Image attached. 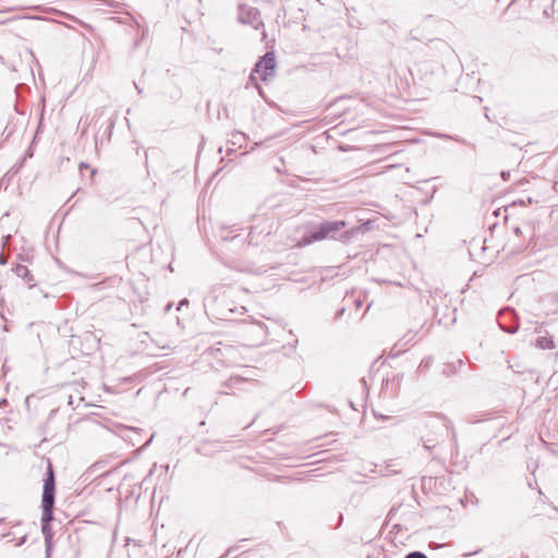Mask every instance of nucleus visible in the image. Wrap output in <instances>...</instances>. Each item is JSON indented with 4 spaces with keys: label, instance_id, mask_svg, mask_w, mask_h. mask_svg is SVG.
<instances>
[{
    "label": "nucleus",
    "instance_id": "obj_6",
    "mask_svg": "<svg viewBox=\"0 0 558 558\" xmlns=\"http://www.w3.org/2000/svg\"><path fill=\"white\" fill-rule=\"evenodd\" d=\"M276 69V57L274 51H267L256 62L253 72L259 75L263 82H267L274 75Z\"/></svg>",
    "mask_w": 558,
    "mask_h": 558
},
{
    "label": "nucleus",
    "instance_id": "obj_13",
    "mask_svg": "<svg viewBox=\"0 0 558 558\" xmlns=\"http://www.w3.org/2000/svg\"><path fill=\"white\" fill-rule=\"evenodd\" d=\"M403 558H427V556L420 550H413L404 554Z\"/></svg>",
    "mask_w": 558,
    "mask_h": 558
},
{
    "label": "nucleus",
    "instance_id": "obj_10",
    "mask_svg": "<svg viewBox=\"0 0 558 558\" xmlns=\"http://www.w3.org/2000/svg\"><path fill=\"white\" fill-rule=\"evenodd\" d=\"M250 381L242 376H230V378L223 384L230 389H239L241 385L248 384Z\"/></svg>",
    "mask_w": 558,
    "mask_h": 558
},
{
    "label": "nucleus",
    "instance_id": "obj_22",
    "mask_svg": "<svg viewBox=\"0 0 558 558\" xmlns=\"http://www.w3.org/2000/svg\"><path fill=\"white\" fill-rule=\"evenodd\" d=\"M26 86L24 84H19L15 87V93L19 94L22 88H25Z\"/></svg>",
    "mask_w": 558,
    "mask_h": 558
},
{
    "label": "nucleus",
    "instance_id": "obj_15",
    "mask_svg": "<svg viewBox=\"0 0 558 558\" xmlns=\"http://www.w3.org/2000/svg\"><path fill=\"white\" fill-rule=\"evenodd\" d=\"M187 305H189V300H187V299H183V300H181V301L179 302V304H178V308H177V310H178V311H181V308H182L183 306H187Z\"/></svg>",
    "mask_w": 558,
    "mask_h": 558
},
{
    "label": "nucleus",
    "instance_id": "obj_38",
    "mask_svg": "<svg viewBox=\"0 0 558 558\" xmlns=\"http://www.w3.org/2000/svg\"><path fill=\"white\" fill-rule=\"evenodd\" d=\"M8 239H9V235H8V236L5 238V240L3 241V245H5V244H7Z\"/></svg>",
    "mask_w": 558,
    "mask_h": 558
},
{
    "label": "nucleus",
    "instance_id": "obj_19",
    "mask_svg": "<svg viewBox=\"0 0 558 558\" xmlns=\"http://www.w3.org/2000/svg\"><path fill=\"white\" fill-rule=\"evenodd\" d=\"M32 156H33V151L31 148H28L27 151L25 153L24 157L22 158V162H24L26 157H32Z\"/></svg>",
    "mask_w": 558,
    "mask_h": 558
},
{
    "label": "nucleus",
    "instance_id": "obj_18",
    "mask_svg": "<svg viewBox=\"0 0 558 558\" xmlns=\"http://www.w3.org/2000/svg\"><path fill=\"white\" fill-rule=\"evenodd\" d=\"M480 553H481V550H480V549H477V550H473V551L465 553V554H463V556H464V557H471V556L477 555V554H480Z\"/></svg>",
    "mask_w": 558,
    "mask_h": 558
},
{
    "label": "nucleus",
    "instance_id": "obj_11",
    "mask_svg": "<svg viewBox=\"0 0 558 558\" xmlns=\"http://www.w3.org/2000/svg\"><path fill=\"white\" fill-rule=\"evenodd\" d=\"M536 347L542 350L553 349L555 347L554 340L549 337H538L536 339Z\"/></svg>",
    "mask_w": 558,
    "mask_h": 558
},
{
    "label": "nucleus",
    "instance_id": "obj_4",
    "mask_svg": "<svg viewBox=\"0 0 558 558\" xmlns=\"http://www.w3.org/2000/svg\"><path fill=\"white\" fill-rule=\"evenodd\" d=\"M425 428L427 433L421 436V440L428 451H432L446 436L451 434L454 437L450 422L442 415L428 417L425 422Z\"/></svg>",
    "mask_w": 558,
    "mask_h": 558
},
{
    "label": "nucleus",
    "instance_id": "obj_2",
    "mask_svg": "<svg viewBox=\"0 0 558 558\" xmlns=\"http://www.w3.org/2000/svg\"><path fill=\"white\" fill-rule=\"evenodd\" d=\"M230 296V288L225 284L214 286L204 301L207 315L221 320H233V314L235 313L243 315L246 308L244 306H233Z\"/></svg>",
    "mask_w": 558,
    "mask_h": 558
},
{
    "label": "nucleus",
    "instance_id": "obj_36",
    "mask_svg": "<svg viewBox=\"0 0 558 558\" xmlns=\"http://www.w3.org/2000/svg\"><path fill=\"white\" fill-rule=\"evenodd\" d=\"M236 135H240L241 137L245 138V134L242 132H238Z\"/></svg>",
    "mask_w": 558,
    "mask_h": 558
},
{
    "label": "nucleus",
    "instance_id": "obj_25",
    "mask_svg": "<svg viewBox=\"0 0 558 558\" xmlns=\"http://www.w3.org/2000/svg\"><path fill=\"white\" fill-rule=\"evenodd\" d=\"M518 328H519V327H518V326H515V327H513V328H509V329H505V330H506L507 332H509V333H514V332H517Z\"/></svg>",
    "mask_w": 558,
    "mask_h": 558
},
{
    "label": "nucleus",
    "instance_id": "obj_35",
    "mask_svg": "<svg viewBox=\"0 0 558 558\" xmlns=\"http://www.w3.org/2000/svg\"><path fill=\"white\" fill-rule=\"evenodd\" d=\"M69 404L73 405V397L72 396H69Z\"/></svg>",
    "mask_w": 558,
    "mask_h": 558
},
{
    "label": "nucleus",
    "instance_id": "obj_33",
    "mask_svg": "<svg viewBox=\"0 0 558 558\" xmlns=\"http://www.w3.org/2000/svg\"><path fill=\"white\" fill-rule=\"evenodd\" d=\"M501 177H502V179H504V180H507V179H508V177H509V172H508V173H506L505 171H502V172H501Z\"/></svg>",
    "mask_w": 558,
    "mask_h": 558
},
{
    "label": "nucleus",
    "instance_id": "obj_20",
    "mask_svg": "<svg viewBox=\"0 0 558 558\" xmlns=\"http://www.w3.org/2000/svg\"><path fill=\"white\" fill-rule=\"evenodd\" d=\"M344 312H345L344 307L339 308L336 313V318H339L340 316H342Z\"/></svg>",
    "mask_w": 558,
    "mask_h": 558
},
{
    "label": "nucleus",
    "instance_id": "obj_24",
    "mask_svg": "<svg viewBox=\"0 0 558 558\" xmlns=\"http://www.w3.org/2000/svg\"><path fill=\"white\" fill-rule=\"evenodd\" d=\"M354 303H355L356 308H360L363 305V302L360 299L355 300Z\"/></svg>",
    "mask_w": 558,
    "mask_h": 558
},
{
    "label": "nucleus",
    "instance_id": "obj_3",
    "mask_svg": "<svg viewBox=\"0 0 558 558\" xmlns=\"http://www.w3.org/2000/svg\"><path fill=\"white\" fill-rule=\"evenodd\" d=\"M41 495V532L46 539L51 536V522L53 521V510L56 501V475L52 463L48 460L47 471L43 480Z\"/></svg>",
    "mask_w": 558,
    "mask_h": 558
},
{
    "label": "nucleus",
    "instance_id": "obj_17",
    "mask_svg": "<svg viewBox=\"0 0 558 558\" xmlns=\"http://www.w3.org/2000/svg\"><path fill=\"white\" fill-rule=\"evenodd\" d=\"M25 539H26V535L23 534L19 537V542L15 544V546H21L22 544L25 543Z\"/></svg>",
    "mask_w": 558,
    "mask_h": 558
},
{
    "label": "nucleus",
    "instance_id": "obj_30",
    "mask_svg": "<svg viewBox=\"0 0 558 558\" xmlns=\"http://www.w3.org/2000/svg\"><path fill=\"white\" fill-rule=\"evenodd\" d=\"M396 511H397L396 509H391V510H390V512H389V514H388V517H389V519H390V520H391V519H392V517L395 515Z\"/></svg>",
    "mask_w": 558,
    "mask_h": 558
},
{
    "label": "nucleus",
    "instance_id": "obj_9",
    "mask_svg": "<svg viewBox=\"0 0 558 558\" xmlns=\"http://www.w3.org/2000/svg\"><path fill=\"white\" fill-rule=\"evenodd\" d=\"M14 272L19 278H22L26 283H28L29 287L35 286L34 277L26 266L17 265L14 268Z\"/></svg>",
    "mask_w": 558,
    "mask_h": 558
},
{
    "label": "nucleus",
    "instance_id": "obj_31",
    "mask_svg": "<svg viewBox=\"0 0 558 558\" xmlns=\"http://www.w3.org/2000/svg\"><path fill=\"white\" fill-rule=\"evenodd\" d=\"M153 437H154V435H151V436L148 438V440L144 444V446H143V447H147V446L151 442Z\"/></svg>",
    "mask_w": 558,
    "mask_h": 558
},
{
    "label": "nucleus",
    "instance_id": "obj_34",
    "mask_svg": "<svg viewBox=\"0 0 558 558\" xmlns=\"http://www.w3.org/2000/svg\"><path fill=\"white\" fill-rule=\"evenodd\" d=\"M253 232H254V228H252V230L250 231V234H248V235L251 236L250 242H252V241H253Z\"/></svg>",
    "mask_w": 558,
    "mask_h": 558
},
{
    "label": "nucleus",
    "instance_id": "obj_16",
    "mask_svg": "<svg viewBox=\"0 0 558 558\" xmlns=\"http://www.w3.org/2000/svg\"><path fill=\"white\" fill-rule=\"evenodd\" d=\"M11 536H13L12 532L2 534V537L5 538L8 543L13 542L14 537H11Z\"/></svg>",
    "mask_w": 558,
    "mask_h": 558
},
{
    "label": "nucleus",
    "instance_id": "obj_1",
    "mask_svg": "<svg viewBox=\"0 0 558 558\" xmlns=\"http://www.w3.org/2000/svg\"><path fill=\"white\" fill-rule=\"evenodd\" d=\"M347 225L344 220H325L318 223H310L296 241L295 246L305 247L326 239L347 243L355 234L354 229H345Z\"/></svg>",
    "mask_w": 558,
    "mask_h": 558
},
{
    "label": "nucleus",
    "instance_id": "obj_39",
    "mask_svg": "<svg viewBox=\"0 0 558 558\" xmlns=\"http://www.w3.org/2000/svg\"><path fill=\"white\" fill-rule=\"evenodd\" d=\"M129 429H130V430H133V432H136V430H137V428H134V427H131V428H129Z\"/></svg>",
    "mask_w": 558,
    "mask_h": 558
},
{
    "label": "nucleus",
    "instance_id": "obj_32",
    "mask_svg": "<svg viewBox=\"0 0 558 558\" xmlns=\"http://www.w3.org/2000/svg\"><path fill=\"white\" fill-rule=\"evenodd\" d=\"M83 168L87 169V168H89V166L87 163H85V162H81L80 163V169L82 170Z\"/></svg>",
    "mask_w": 558,
    "mask_h": 558
},
{
    "label": "nucleus",
    "instance_id": "obj_29",
    "mask_svg": "<svg viewBox=\"0 0 558 558\" xmlns=\"http://www.w3.org/2000/svg\"><path fill=\"white\" fill-rule=\"evenodd\" d=\"M447 137L453 140L456 142H459V143H464V141L460 140L459 137H453V136H447Z\"/></svg>",
    "mask_w": 558,
    "mask_h": 558
},
{
    "label": "nucleus",
    "instance_id": "obj_28",
    "mask_svg": "<svg viewBox=\"0 0 558 558\" xmlns=\"http://www.w3.org/2000/svg\"><path fill=\"white\" fill-rule=\"evenodd\" d=\"M51 555V551H50V546L49 544H47V548H46V558H49Z\"/></svg>",
    "mask_w": 558,
    "mask_h": 558
},
{
    "label": "nucleus",
    "instance_id": "obj_40",
    "mask_svg": "<svg viewBox=\"0 0 558 558\" xmlns=\"http://www.w3.org/2000/svg\"><path fill=\"white\" fill-rule=\"evenodd\" d=\"M162 468H165V469H166V471H168L169 465L167 464V465H163Z\"/></svg>",
    "mask_w": 558,
    "mask_h": 558
},
{
    "label": "nucleus",
    "instance_id": "obj_8",
    "mask_svg": "<svg viewBox=\"0 0 558 558\" xmlns=\"http://www.w3.org/2000/svg\"><path fill=\"white\" fill-rule=\"evenodd\" d=\"M218 344V347H211L208 354L211 355L216 361L220 362L222 365H226L225 357L233 353L234 350L230 345H222L221 343Z\"/></svg>",
    "mask_w": 558,
    "mask_h": 558
},
{
    "label": "nucleus",
    "instance_id": "obj_26",
    "mask_svg": "<svg viewBox=\"0 0 558 558\" xmlns=\"http://www.w3.org/2000/svg\"><path fill=\"white\" fill-rule=\"evenodd\" d=\"M134 87H135V89L137 90V93H138L140 95H142V94H143V89H142V88L138 86V84H137V83H135V82H134Z\"/></svg>",
    "mask_w": 558,
    "mask_h": 558
},
{
    "label": "nucleus",
    "instance_id": "obj_14",
    "mask_svg": "<svg viewBox=\"0 0 558 558\" xmlns=\"http://www.w3.org/2000/svg\"><path fill=\"white\" fill-rule=\"evenodd\" d=\"M239 236H240L239 234L231 235L228 233V234H221L220 239H221V241H235V240H238Z\"/></svg>",
    "mask_w": 558,
    "mask_h": 558
},
{
    "label": "nucleus",
    "instance_id": "obj_12",
    "mask_svg": "<svg viewBox=\"0 0 558 558\" xmlns=\"http://www.w3.org/2000/svg\"><path fill=\"white\" fill-rule=\"evenodd\" d=\"M244 545H236L234 547H230L223 555H221L219 558H227L228 556L233 555V558H238V556L245 553L243 549Z\"/></svg>",
    "mask_w": 558,
    "mask_h": 558
},
{
    "label": "nucleus",
    "instance_id": "obj_27",
    "mask_svg": "<svg viewBox=\"0 0 558 558\" xmlns=\"http://www.w3.org/2000/svg\"><path fill=\"white\" fill-rule=\"evenodd\" d=\"M7 259L4 258L3 254H0V265H5Z\"/></svg>",
    "mask_w": 558,
    "mask_h": 558
},
{
    "label": "nucleus",
    "instance_id": "obj_41",
    "mask_svg": "<svg viewBox=\"0 0 558 558\" xmlns=\"http://www.w3.org/2000/svg\"><path fill=\"white\" fill-rule=\"evenodd\" d=\"M4 522V519H0V525Z\"/></svg>",
    "mask_w": 558,
    "mask_h": 558
},
{
    "label": "nucleus",
    "instance_id": "obj_7",
    "mask_svg": "<svg viewBox=\"0 0 558 558\" xmlns=\"http://www.w3.org/2000/svg\"><path fill=\"white\" fill-rule=\"evenodd\" d=\"M238 20L240 23L252 25L255 29L264 26L258 9L241 3L238 7Z\"/></svg>",
    "mask_w": 558,
    "mask_h": 558
},
{
    "label": "nucleus",
    "instance_id": "obj_5",
    "mask_svg": "<svg viewBox=\"0 0 558 558\" xmlns=\"http://www.w3.org/2000/svg\"><path fill=\"white\" fill-rule=\"evenodd\" d=\"M241 333L248 347H257L267 338V326L259 320L243 319L240 322Z\"/></svg>",
    "mask_w": 558,
    "mask_h": 558
},
{
    "label": "nucleus",
    "instance_id": "obj_23",
    "mask_svg": "<svg viewBox=\"0 0 558 558\" xmlns=\"http://www.w3.org/2000/svg\"><path fill=\"white\" fill-rule=\"evenodd\" d=\"M513 232L515 235H521L522 231H521V228L520 227H514L513 228Z\"/></svg>",
    "mask_w": 558,
    "mask_h": 558
},
{
    "label": "nucleus",
    "instance_id": "obj_21",
    "mask_svg": "<svg viewBox=\"0 0 558 558\" xmlns=\"http://www.w3.org/2000/svg\"><path fill=\"white\" fill-rule=\"evenodd\" d=\"M429 364V360H423L420 364V367L418 368H423V367H427Z\"/></svg>",
    "mask_w": 558,
    "mask_h": 558
},
{
    "label": "nucleus",
    "instance_id": "obj_37",
    "mask_svg": "<svg viewBox=\"0 0 558 558\" xmlns=\"http://www.w3.org/2000/svg\"><path fill=\"white\" fill-rule=\"evenodd\" d=\"M169 310H171V304H168V305L166 306V311L168 312Z\"/></svg>",
    "mask_w": 558,
    "mask_h": 558
}]
</instances>
